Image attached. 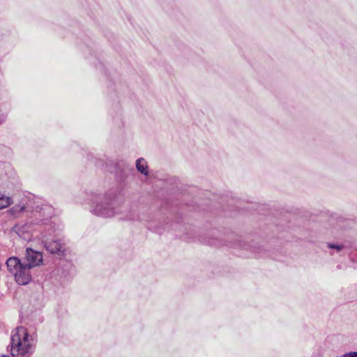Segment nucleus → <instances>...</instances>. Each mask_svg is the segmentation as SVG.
Here are the masks:
<instances>
[{"label":"nucleus","mask_w":357,"mask_h":357,"mask_svg":"<svg viewBox=\"0 0 357 357\" xmlns=\"http://www.w3.org/2000/svg\"><path fill=\"white\" fill-rule=\"evenodd\" d=\"M1 357H10V356H6V355H3V356H1Z\"/></svg>","instance_id":"nucleus-11"},{"label":"nucleus","mask_w":357,"mask_h":357,"mask_svg":"<svg viewBox=\"0 0 357 357\" xmlns=\"http://www.w3.org/2000/svg\"><path fill=\"white\" fill-rule=\"evenodd\" d=\"M34 339L29 337L26 328L20 326L11 336V354L13 357H29L34 350Z\"/></svg>","instance_id":"nucleus-1"},{"label":"nucleus","mask_w":357,"mask_h":357,"mask_svg":"<svg viewBox=\"0 0 357 357\" xmlns=\"http://www.w3.org/2000/svg\"><path fill=\"white\" fill-rule=\"evenodd\" d=\"M327 248H328L330 249H335L338 252L342 250L344 246L342 245L327 243Z\"/></svg>","instance_id":"nucleus-8"},{"label":"nucleus","mask_w":357,"mask_h":357,"mask_svg":"<svg viewBox=\"0 0 357 357\" xmlns=\"http://www.w3.org/2000/svg\"><path fill=\"white\" fill-rule=\"evenodd\" d=\"M7 114L0 109V124L5 121Z\"/></svg>","instance_id":"nucleus-9"},{"label":"nucleus","mask_w":357,"mask_h":357,"mask_svg":"<svg viewBox=\"0 0 357 357\" xmlns=\"http://www.w3.org/2000/svg\"><path fill=\"white\" fill-rule=\"evenodd\" d=\"M147 167L146 162L144 158H140L136 160V168L141 174L148 175Z\"/></svg>","instance_id":"nucleus-6"},{"label":"nucleus","mask_w":357,"mask_h":357,"mask_svg":"<svg viewBox=\"0 0 357 357\" xmlns=\"http://www.w3.org/2000/svg\"><path fill=\"white\" fill-rule=\"evenodd\" d=\"M90 211L97 216L111 218L121 211L116 198L107 195H98L93 197L90 204Z\"/></svg>","instance_id":"nucleus-2"},{"label":"nucleus","mask_w":357,"mask_h":357,"mask_svg":"<svg viewBox=\"0 0 357 357\" xmlns=\"http://www.w3.org/2000/svg\"><path fill=\"white\" fill-rule=\"evenodd\" d=\"M0 208H5L11 204L10 198V197H1L0 199Z\"/></svg>","instance_id":"nucleus-7"},{"label":"nucleus","mask_w":357,"mask_h":357,"mask_svg":"<svg viewBox=\"0 0 357 357\" xmlns=\"http://www.w3.org/2000/svg\"><path fill=\"white\" fill-rule=\"evenodd\" d=\"M22 263L28 264L31 268L40 266L43 263L42 252L36 251L31 248H26Z\"/></svg>","instance_id":"nucleus-4"},{"label":"nucleus","mask_w":357,"mask_h":357,"mask_svg":"<svg viewBox=\"0 0 357 357\" xmlns=\"http://www.w3.org/2000/svg\"><path fill=\"white\" fill-rule=\"evenodd\" d=\"M6 266L9 272L13 273L15 280L18 284L26 285L32 278L31 268L28 264L22 263V261L16 257H12L7 259Z\"/></svg>","instance_id":"nucleus-3"},{"label":"nucleus","mask_w":357,"mask_h":357,"mask_svg":"<svg viewBox=\"0 0 357 357\" xmlns=\"http://www.w3.org/2000/svg\"><path fill=\"white\" fill-rule=\"evenodd\" d=\"M45 248L46 250L52 254H63L65 250V247L63 243L61 242L59 240L55 241H45Z\"/></svg>","instance_id":"nucleus-5"},{"label":"nucleus","mask_w":357,"mask_h":357,"mask_svg":"<svg viewBox=\"0 0 357 357\" xmlns=\"http://www.w3.org/2000/svg\"><path fill=\"white\" fill-rule=\"evenodd\" d=\"M208 243L210 244V245H215V246L219 245L218 243H216L215 242H213V241H208Z\"/></svg>","instance_id":"nucleus-10"}]
</instances>
